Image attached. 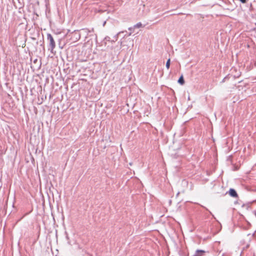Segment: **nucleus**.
<instances>
[{"mask_svg":"<svg viewBox=\"0 0 256 256\" xmlns=\"http://www.w3.org/2000/svg\"><path fill=\"white\" fill-rule=\"evenodd\" d=\"M47 39L49 41V47L48 50L52 52L53 50L56 47L55 42L52 36L50 34H47Z\"/></svg>","mask_w":256,"mask_h":256,"instance_id":"nucleus-1","label":"nucleus"},{"mask_svg":"<svg viewBox=\"0 0 256 256\" xmlns=\"http://www.w3.org/2000/svg\"><path fill=\"white\" fill-rule=\"evenodd\" d=\"M228 192L230 196L232 198H236L238 197L236 190L234 188H230Z\"/></svg>","mask_w":256,"mask_h":256,"instance_id":"nucleus-2","label":"nucleus"},{"mask_svg":"<svg viewBox=\"0 0 256 256\" xmlns=\"http://www.w3.org/2000/svg\"><path fill=\"white\" fill-rule=\"evenodd\" d=\"M206 253V251L201 250H197L194 254L192 256H204V254Z\"/></svg>","mask_w":256,"mask_h":256,"instance_id":"nucleus-3","label":"nucleus"},{"mask_svg":"<svg viewBox=\"0 0 256 256\" xmlns=\"http://www.w3.org/2000/svg\"><path fill=\"white\" fill-rule=\"evenodd\" d=\"M178 82L181 85H183L184 84V77H183L182 75L179 78Z\"/></svg>","mask_w":256,"mask_h":256,"instance_id":"nucleus-4","label":"nucleus"},{"mask_svg":"<svg viewBox=\"0 0 256 256\" xmlns=\"http://www.w3.org/2000/svg\"><path fill=\"white\" fill-rule=\"evenodd\" d=\"M82 30H83L84 32L86 33V34H88L89 32H94V28H92V30H88V28H83Z\"/></svg>","mask_w":256,"mask_h":256,"instance_id":"nucleus-5","label":"nucleus"},{"mask_svg":"<svg viewBox=\"0 0 256 256\" xmlns=\"http://www.w3.org/2000/svg\"><path fill=\"white\" fill-rule=\"evenodd\" d=\"M170 64V59L168 58V60L166 61V68L167 69H169Z\"/></svg>","mask_w":256,"mask_h":256,"instance_id":"nucleus-6","label":"nucleus"},{"mask_svg":"<svg viewBox=\"0 0 256 256\" xmlns=\"http://www.w3.org/2000/svg\"><path fill=\"white\" fill-rule=\"evenodd\" d=\"M142 26V24L141 22H138L136 24H135L134 26V28H140Z\"/></svg>","mask_w":256,"mask_h":256,"instance_id":"nucleus-7","label":"nucleus"},{"mask_svg":"<svg viewBox=\"0 0 256 256\" xmlns=\"http://www.w3.org/2000/svg\"><path fill=\"white\" fill-rule=\"evenodd\" d=\"M242 3L245 4L246 3L248 0H239Z\"/></svg>","mask_w":256,"mask_h":256,"instance_id":"nucleus-8","label":"nucleus"},{"mask_svg":"<svg viewBox=\"0 0 256 256\" xmlns=\"http://www.w3.org/2000/svg\"><path fill=\"white\" fill-rule=\"evenodd\" d=\"M227 79H228V77H227V76L224 77V78L222 79V81L221 82H225Z\"/></svg>","mask_w":256,"mask_h":256,"instance_id":"nucleus-9","label":"nucleus"},{"mask_svg":"<svg viewBox=\"0 0 256 256\" xmlns=\"http://www.w3.org/2000/svg\"><path fill=\"white\" fill-rule=\"evenodd\" d=\"M134 28V27H130L128 28V30H132Z\"/></svg>","mask_w":256,"mask_h":256,"instance_id":"nucleus-10","label":"nucleus"},{"mask_svg":"<svg viewBox=\"0 0 256 256\" xmlns=\"http://www.w3.org/2000/svg\"><path fill=\"white\" fill-rule=\"evenodd\" d=\"M131 34H132V33L130 32V34H128V35H129V36H130V35H131Z\"/></svg>","mask_w":256,"mask_h":256,"instance_id":"nucleus-11","label":"nucleus"}]
</instances>
